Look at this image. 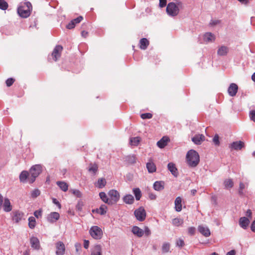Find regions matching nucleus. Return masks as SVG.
Wrapping results in <instances>:
<instances>
[{
  "label": "nucleus",
  "instance_id": "nucleus-1",
  "mask_svg": "<svg viewBox=\"0 0 255 255\" xmlns=\"http://www.w3.org/2000/svg\"><path fill=\"white\" fill-rule=\"evenodd\" d=\"M32 9L31 3L29 2L21 3V5L17 8V12L20 16L23 18L28 17Z\"/></svg>",
  "mask_w": 255,
  "mask_h": 255
},
{
  "label": "nucleus",
  "instance_id": "nucleus-2",
  "mask_svg": "<svg viewBox=\"0 0 255 255\" xmlns=\"http://www.w3.org/2000/svg\"><path fill=\"white\" fill-rule=\"evenodd\" d=\"M188 164L191 167H196L199 163L200 158L197 152L193 149L190 150L186 154Z\"/></svg>",
  "mask_w": 255,
  "mask_h": 255
},
{
  "label": "nucleus",
  "instance_id": "nucleus-3",
  "mask_svg": "<svg viewBox=\"0 0 255 255\" xmlns=\"http://www.w3.org/2000/svg\"><path fill=\"white\" fill-rule=\"evenodd\" d=\"M41 166L40 165H35L30 169L29 173L30 176L28 178V182L32 183L35 180V178L41 172Z\"/></svg>",
  "mask_w": 255,
  "mask_h": 255
},
{
  "label": "nucleus",
  "instance_id": "nucleus-4",
  "mask_svg": "<svg viewBox=\"0 0 255 255\" xmlns=\"http://www.w3.org/2000/svg\"><path fill=\"white\" fill-rule=\"evenodd\" d=\"M24 213L19 210H14L11 213V220L16 224H18L22 220H24Z\"/></svg>",
  "mask_w": 255,
  "mask_h": 255
},
{
  "label": "nucleus",
  "instance_id": "nucleus-5",
  "mask_svg": "<svg viewBox=\"0 0 255 255\" xmlns=\"http://www.w3.org/2000/svg\"><path fill=\"white\" fill-rule=\"evenodd\" d=\"M90 234L95 239H100L103 236L102 229L97 226H93L89 231Z\"/></svg>",
  "mask_w": 255,
  "mask_h": 255
},
{
  "label": "nucleus",
  "instance_id": "nucleus-6",
  "mask_svg": "<svg viewBox=\"0 0 255 255\" xmlns=\"http://www.w3.org/2000/svg\"><path fill=\"white\" fill-rule=\"evenodd\" d=\"M167 13L171 16H176L179 12L178 6L174 2H169L166 7Z\"/></svg>",
  "mask_w": 255,
  "mask_h": 255
},
{
  "label": "nucleus",
  "instance_id": "nucleus-7",
  "mask_svg": "<svg viewBox=\"0 0 255 255\" xmlns=\"http://www.w3.org/2000/svg\"><path fill=\"white\" fill-rule=\"evenodd\" d=\"M134 214L136 219L140 221H143L146 218V212L143 207H140L134 211Z\"/></svg>",
  "mask_w": 255,
  "mask_h": 255
},
{
  "label": "nucleus",
  "instance_id": "nucleus-8",
  "mask_svg": "<svg viewBox=\"0 0 255 255\" xmlns=\"http://www.w3.org/2000/svg\"><path fill=\"white\" fill-rule=\"evenodd\" d=\"M110 200H111V205L117 203L120 199V194L116 190H111L108 192Z\"/></svg>",
  "mask_w": 255,
  "mask_h": 255
},
{
  "label": "nucleus",
  "instance_id": "nucleus-9",
  "mask_svg": "<svg viewBox=\"0 0 255 255\" xmlns=\"http://www.w3.org/2000/svg\"><path fill=\"white\" fill-rule=\"evenodd\" d=\"M63 50V47L61 45H56L54 48L52 53V57L53 59L56 61L57 59L61 56V52Z\"/></svg>",
  "mask_w": 255,
  "mask_h": 255
},
{
  "label": "nucleus",
  "instance_id": "nucleus-10",
  "mask_svg": "<svg viewBox=\"0 0 255 255\" xmlns=\"http://www.w3.org/2000/svg\"><path fill=\"white\" fill-rule=\"evenodd\" d=\"M56 255H64L65 253V246L63 242L59 241L55 244Z\"/></svg>",
  "mask_w": 255,
  "mask_h": 255
},
{
  "label": "nucleus",
  "instance_id": "nucleus-11",
  "mask_svg": "<svg viewBox=\"0 0 255 255\" xmlns=\"http://www.w3.org/2000/svg\"><path fill=\"white\" fill-rule=\"evenodd\" d=\"M238 90V86L236 84L232 83L230 84L228 92L230 96L234 97L236 96Z\"/></svg>",
  "mask_w": 255,
  "mask_h": 255
},
{
  "label": "nucleus",
  "instance_id": "nucleus-12",
  "mask_svg": "<svg viewBox=\"0 0 255 255\" xmlns=\"http://www.w3.org/2000/svg\"><path fill=\"white\" fill-rule=\"evenodd\" d=\"M198 230L199 232L205 237H208L211 235L210 231L207 227L200 225L198 227Z\"/></svg>",
  "mask_w": 255,
  "mask_h": 255
},
{
  "label": "nucleus",
  "instance_id": "nucleus-13",
  "mask_svg": "<svg viewBox=\"0 0 255 255\" xmlns=\"http://www.w3.org/2000/svg\"><path fill=\"white\" fill-rule=\"evenodd\" d=\"M205 137L202 134L195 135L192 138V141L196 144H200L202 142L205 140Z\"/></svg>",
  "mask_w": 255,
  "mask_h": 255
},
{
  "label": "nucleus",
  "instance_id": "nucleus-14",
  "mask_svg": "<svg viewBox=\"0 0 255 255\" xmlns=\"http://www.w3.org/2000/svg\"><path fill=\"white\" fill-rule=\"evenodd\" d=\"M239 224L241 228L246 229L250 224V220L247 217H241L239 219Z\"/></svg>",
  "mask_w": 255,
  "mask_h": 255
},
{
  "label": "nucleus",
  "instance_id": "nucleus-15",
  "mask_svg": "<svg viewBox=\"0 0 255 255\" xmlns=\"http://www.w3.org/2000/svg\"><path fill=\"white\" fill-rule=\"evenodd\" d=\"M30 243L31 247L35 250H39L40 248V243L38 239L35 237H31Z\"/></svg>",
  "mask_w": 255,
  "mask_h": 255
},
{
  "label": "nucleus",
  "instance_id": "nucleus-16",
  "mask_svg": "<svg viewBox=\"0 0 255 255\" xmlns=\"http://www.w3.org/2000/svg\"><path fill=\"white\" fill-rule=\"evenodd\" d=\"M245 146L244 142L241 141L233 142L230 146L232 149L241 150Z\"/></svg>",
  "mask_w": 255,
  "mask_h": 255
},
{
  "label": "nucleus",
  "instance_id": "nucleus-17",
  "mask_svg": "<svg viewBox=\"0 0 255 255\" xmlns=\"http://www.w3.org/2000/svg\"><path fill=\"white\" fill-rule=\"evenodd\" d=\"M60 217L59 214L57 212H51L47 217V220L49 222L54 223L57 221Z\"/></svg>",
  "mask_w": 255,
  "mask_h": 255
},
{
  "label": "nucleus",
  "instance_id": "nucleus-18",
  "mask_svg": "<svg viewBox=\"0 0 255 255\" xmlns=\"http://www.w3.org/2000/svg\"><path fill=\"white\" fill-rule=\"evenodd\" d=\"M169 138L167 136H163L160 140L157 142V146L160 148H164L169 141Z\"/></svg>",
  "mask_w": 255,
  "mask_h": 255
},
{
  "label": "nucleus",
  "instance_id": "nucleus-19",
  "mask_svg": "<svg viewBox=\"0 0 255 255\" xmlns=\"http://www.w3.org/2000/svg\"><path fill=\"white\" fill-rule=\"evenodd\" d=\"M229 48L226 46L222 45L219 47L217 54L219 56H225L229 52Z\"/></svg>",
  "mask_w": 255,
  "mask_h": 255
},
{
  "label": "nucleus",
  "instance_id": "nucleus-20",
  "mask_svg": "<svg viewBox=\"0 0 255 255\" xmlns=\"http://www.w3.org/2000/svg\"><path fill=\"white\" fill-rule=\"evenodd\" d=\"M30 176V173L27 171H23L19 175V180L20 182H28V178Z\"/></svg>",
  "mask_w": 255,
  "mask_h": 255
},
{
  "label": "nucleus",
  "instance_id": "nucleus-21",
  "mask_svg": "<svg viewBox=\"0 0 255 255\" xmlns=\"http://www.w3.org/2000/svg\"><path fill=\"white\" fill-rule=\"evenodd\" d=\"M3 210L5 212H9L12 210V205L8 198H5L3 205Z\"/></svg>",
  "mask_w": 255,
  "mask_h": 255
},
{
  "label": "nucleus",
  "instance_id": "nucleus-22",
  "mask_svg": "<svg viewBox=\"0 0 255 255\" xmlns=\"http://www.w3.org/2000/svg\"><path fill=\"white\" fill-rule=\"evenodd\" d=\"M167 167L168 170L171 172L173 175L175 177L177 176L178 171L175 164L172 162H170L168 164Z\"/></svg>",
  "mask_w": 255,
  "mask_h": 255
},
{
  "label": "nucleus",
  "instance_id": "nucleus-23",
  "mask_svg": "<svg viewBox=\"0 0 255 255\" xmlns=\"http://www.w3.org/2000/svg\"><path fill=\"white\" fill-rule=\"evenodd\" d=\"M132 232L138 237H141L144 234L143 230L137 226H133L132 227Z\"/></svg>",
  "mask_w": 255,
  "mask_h": 255
},
{
  "label": "nucleus",
  "instance_id": "nucleus-24",
  "mask_svg": "<svg viewBox=\"0 0 255 255\" xmlns=\"http://www.w3.org/2000/svg\"><path fill=\"white\" fill-rule=\"evenodd\" d=\"M182 199L180 197H177L175 200V209L177 212H180L182 210Z\"/></svg>",
  "mask_w": 255,
  "mask_h": 255
},
{
  "label": "nucleus",
  "instance_id": "nucleus-25",
  "mask_svg": "<svg viewBox=\"0 0 255 255\" xmlns=\"http://www.w3.org/2000/svg\"><path fill=\"white\" fill-rule=\"evenodd\" d=\"M164 182L162 181H156L153 184V188L156 191H161L164 189Z\"/></svg>",
  "mask_w": 255,
  "mask_h": 255
},
{
  "label": "nucleus",
  "instance_id": "nucleus-26",
  "mask_svg": "<svg viewBox=\"0 0 255 255\" xmlns=\"http://www.w3.org/2000/svg\"><path fill=\"white\" fill-rule=\"evenodd\" d=\"M149 41L145 38H141L139 41V47L141 49L145 50L149 45Z\"/></svg>",
  "mask_w": 255,
  "mask_h": 255
},
{
  "label": "nucleus",
  "instance_id": "nucleus-27",
  "mask_svg": "<svg viewBox=\"0 0 255 255\" xmlns=\"http://www.w3.org/2000/svg\"><path fill=\"white\" fill-rule=\"evenodd\" d=\"M98 170V165L96 163H91L89 164L88 168V171L92 172L94 175H95Z\"/></svg>",
  "mask_w": 255,
  "mask_h": 255
},
{
  "label": "nucleus",
  "instance_id": "nucleus-28",
  "mask_svg": "<svg viewBox=\"0 0 255 255\" xmlns=\"http://www.w3.org/2000/svg\"><path fill=\"white\" fill-rule=\"evenodd\" d=\"M134 200V197L131 194H127L123 198L124 202L127 204H132Z\"/></svg>",
  "mask_w": 255,
  "mask_h": 255
},
{
  "label": "nucleus",
  "instance_id": "nucleus-29",
  "mask_svg": "<svg viewBox=\"0 0 255 255\" xmlns=\"http://www.w3.org/2000/svg\"><path fill=\"white\" fill-rule=\"evenodd\" d=\"M99 196L101 200L105 203L109 205H111V200H110V198L108 197L107 194L104 192H101L99 193Z\"/></svg>",
  "mask_w": 255,
  "mask_h": 255
},
{
  "label": "nucleus",
  "instance_id": "nucleus-30",
  "mask_svg": "<svg viewBox=\"0 0 255 255\" xmlns=\"http://www.w3.org/2000/svg\"><path fill=\"white\" fill-rule=\"evenodd\" d=\"M204 39L206 42L214 41L215 39L214 35L211 32H207L205 34Z\"/></svg>",
  "mask_w": 255,
  "mask_h": 255
},
{
  "label": "nucleus",
  "instance_id": "nucleus-31",
  "mask_svg": "<svg viewBox=\"0 0 255 255\" xmlns=\"http://www.w3.org/2000/svg\"><path fill=\"white\" fill-rule=\"evenodd\" d=\"M140 141L141 138L140 137H133L130 138L129 143L131 146H137Z\"/></svg>",
  "mask_w": 255,
  "mask_h": 255
},
{
  "label": "nucleus",
  "instance_id": "nucleus-32",
  "mask_svg": "<svg viewBox=\"0 0 255 255\" xmlns=\"http://www.w3.org/2000/svg\"><path fill=\"white\" fill-rule=\"evenodd\" d=\"M106 179L104 178H101L98 179L97 183L95 184V186L99 188H103L106 186Z\"/></svg>",
  "mask_w": 255,
  "mask_h": 255
},
{
  "label": "nucleus",
  "instance_id": "nucleus-33",
  "mask_svg": "<svg viewBox=\"0 0 255 255\" xmlns=\"http://www.w3.org/2000/svg\"><path fill=\"white\" fill-rule=\"evenodd\" d=\"M146 167L149 173H153L156 171V167L155 164L152 162L147 163Z\"/></svg>",
  "mask_w": 255,
  "mask_h": 255
},
{
  "label": "nucleus",
  "instance_id": "nucleus-34",
  "mask_svg": "<svg viewBox=\"0 0 255 255\" xmlns=\"http://www.w3.org/2000/svg\"><path fill=\"white\" fill-rule=\"evenodd\" d=\"M102 248L100 245H96L94 247L91 255H102Z\"/></svg>",
  "mask_w": 255,
  "mask_h": 255
},
{
  "label": "nucleus",
  "instance_id": "nucleus-35",
  "mask_svg": "<svg viewBox=\"0 0 255 255\" xmlns=\"http://www.w3.org/2000/svg\"><path fill=\"white\" fill-rule=\"evenodd\" d=\"M57 184L63 191L66 192L68 190V185L66 183L63 181H57Z\"/></svg>",
  "mask_w": 255,
  "mask_h": 255
},
{
  "label": "nucleus",
  "instance_id": "nucleus-36",
  "mask_svg": "<svg viewBox=\"0 0 255 255\" xmlns=\"http://www.w3.org/2000/svg\"><path fill=\"white\" fill-rule=\"evenodd\" d=\"M133 193L135 196L136 200L138 201L141 197V192L139 188H133L132 190Z\"/></svg>",
  "mask_w": 255,
  "mask_h": 255
},
{
  "label": "nucleus",
  "instance_id": "nucleus-37",
  "mask_svg": "<svg viewBox=\"0 0 255 255\" xmlns=\"http://www.w3.org/2000/svg\"><path fill=\"white\" fill-rule=\"evenodd\" d=\"M224 184L226 188H232L234 186V182L231 179H228L224 181Z\"/></svg>",
  "mask_w": 255,
  "mask_h": 255
},
{
  "label": "nucleus",
  "instance_id": "nucleus-38",
  "mask_svg": "<svg viewBox=\"0 0 255 255\" xmlns=\"http://www.w3.org/2000/svg\"><path fill=\"white\" fill-rule=\"evenodd\" d=\"M36 226V220L34 217L31 216L28 218V226L30 229H33Z\"/></svg>",
  "mask_w": 255,
  "mask_h": 255
},
{
  "label": "nucleus",
  "instance_id": "nucleus-39",
  "mask_svg": "<svg viewBox=\"0 0 255 255\" xmlns=\"http://www.w3.org/2000/svg\"><path fill=\"white\" fill-rule=\"evenodd\" d=\"M172 224L175 226H179L183 223V220L180 218H174L172 220Z\"/></svg>",
  "mask_w": 255,
  "mask_h": 255
},
{
  "label": "nucleus",
  "instance_id": "nucleus-40",
  "mask_svg": "<svg viewBox=\"0 0 255 255\" xmlns=\"http://www.w3.org/2000/svg\"><path fill=\"white\" fill-rule=\"evenodd\" d=\"M107 207L105 205H102L99 209H97V212L101 215H104L107 212Z\"/></svg>",
  "mask_w": 255,
  "mask_h": 255
},
{
  "label": "nucleus",
  "instance_id": "nucleus-41",
  "mask_svg": "<svg viewBox=\"0 0 255 255\" xmlns=\"http://www.w3.org/2000/svg\"><path fill=\"white\" fill-rule=\"evenodd\" d=\"M136 156L135 155H129L126 157V161L129 164H133L136 162Z\"/></svg>",
  "mask_w": 255,
  "mask_h": 255
},
{
  "label": "nucleus",
  "instance_id": "nucleus-42",
  "mask_svg": "<svg viewBox=\"0 0 255 255\" xmlns=\"http://www.w3.org/2000/svg\"><path fill=\"white\" fill-rule=\"evenodd\" d=\"M170 244L167 243H165L162 245V252L163 253H168L170 250Z\"/></svg>",
  "mask_w": 255,
  "mask_h": 255
},
{
  "label": "nucleus",
  "instance_id": "nucleus-43",
  "mask_svg": "<svg viewBox=\"0 0 255 255\" xmlns=\"http://www.w3.org/2000/svg\"><path fill=\"white\" fill-rule=\"evenodd\" d=\"M8 7V4L5 0H0V9L5 10Z\"/></svg>",
  "mask_w": 255,
  "mask_h": 255
},
{
  "label": "nucleus",
  "instance_id": "nucleus-44",
  "mask_svg": "<svg viewBox=\"0 0 255 255\" xmlns=\"http://www.w3.org/2000/svg\"><path fill=\"white\" fill-rule=\"evenodd\" d=\"M40 194V191L39 190L36 189L33 190L31 193V196L33 198H35Z\"/></svg>",
  "mask_w": 255,
  "mask_h": 255
},
{
  "label": "nucleus",
  "instance_id": "nucleus-45",
  "mask_svg": "<svg viewBox=\"0 0 255 255\" xmlns=\"http://www.w3.org/2000/svg\"><path fill=\"white\" fill-rule=\"evenodd\" d=\"M246 185L242 182H240L239 185V194L240 195H244L243 190L245 188Z\"/></svg>",
  "mask_w": 255,
  "mask_h": 255
},
{
  "label": "nucleus",
  "instance_id": "nucleus-46",
  "mask_svg": "<svg viewBox=\"0 0 255 255\" xmlns=\"http://www.w3.org/2000/svg\"><path fill=\"white\" fill-rule=\"evenodd\" d=\"M15 80L12 78H8L5 81V84L7 87H10L13 83L15 82Z\"/></svg>",
  "mask_w": 255,
  "mask_h": 255
},
{
  "label": "nucleus",
  "instance_id": "nucleus-47",
  "mask_svg": "<svg viewBox=\"0 0 255 255\" xmlns=\"http://www.w3.org/2000/svg\"><path fill=\"white\" fill-rule=\"evenodd\" d=\"M71 193L77 197H81L82 196L81 192L77 189H73L70 191Z\"/></svg>",
  "mask_w": 255,
  "mask_h": 255
},
{
  "label": "nucleus",
  "instance_id": "nucleus-48",
  "mask_svg": "<svg viewBox=\"0 0 255 255\" xmlns=\"http://www.w3.org/2000/svg\"><path fill=\"white\" fill-rule=\"evenodd\" d=\"M140 117L142 119H150L152 117V115L150 113L142 114L140 115Z\"/></svg>",
  "mask_w": 255,
  "mask_h": 255
},
{
  "label": "nucleus",
  "instance_id": "nucleus-49",
  "mask_svg": "<svg viewBox=\"0 0 255 255\" xmlns=\"http://www.w3.org/2000/svg\"><path fill=\"white\" fill-rule=\"evenodd\" d=\"M176 245L180 248L183 247L185 245L184 241L180 238L177 239L176 241Z\"/></svg>",
  "mask_w": 255,
  "mask_h": 255
},
{
  "label": "nucleus",
  "instance_id": "nucleus-50",
  "mask_svg": "<svg viewBox=\"0 0 255 255\" xmlns=\"http://www.w3.org/2000/svg\"><path fill=\"white\" fill-rule=\"evenodd\" d=\"M42 209H39L38 210H36L34 213V215L35 217L37 218H39V217H41L42 215Z\"/></svg>",
  "mask_w": 255,
  "mask_h": 255
},
{
  "label": "nucleus",
  "instance_id": "nucleus-51",
  "mask_svg": "<svg viewBox=\"0 0 255 255\" xmlns=\"http://www.w3.org/2000/svg\"><path fill=\"white\" fill-rule=\"evenodd\" d=\"M83 16H79L78 17H77L76 18H75L72 20L75 23V24H76L77 23H80L83 20Z\"/></svg>",
  "mask_w": 255,
  "mask_h": 255
},
{
  "label": "nucleus",
  "instance_id": "nucleus-52",
  "mask_svg": "<svg viewBox=\"0 0 255 255\" xmlns=\"http://www.w3.org/2000/svg\"><path fill=\"white\" fill-rule=\"evenodd\" d=\"M219 137L218 135L216 134L214 136L213 139V141L216 145H219L220 144Z\"/></svg>",
  "mask_w": 255,
  "mask_h": 255
},
{
  "label": "nucleus",
  "instance_id": "nucleus-53",
  "mask_svg": "<svg viewBox=\"0 0 255 255\" xmlns=\"http://www.w3.org/2000/svg\"><path fill=\"white\" fill-rule=\"evenodd\" d=\"M188 233L190 235H193L195 233V228L194 227H189L188 229Z\"/></svg>",
  "mask_w": 255,
  "mask_h": 255
},
{
  "label": "nucleus",
  "instance_id": "nucleus-54",
  "mask_svg": "<svg viewBox=\"0 0 255 255\" xmlns=\"http://www.w3.org/2000/svg\"><path fill=\"white\" fill-rule=\"evenodd\" d=\"M75 23L72 21L71 20L66 26V28H68V29H72L75 26Z\"/></svg>",
  "mask_w": 255,
  "mask_h": 255
},
{
  "label": "nucleus",
  "instance_id": "nucleus-55",
  "mask_svg": "<svg viewBox=\"0 0 255 255\" xmlns=\"http://www.w3.org/2000/svg\"><path fill=\"white\" fill-rule=\"evenodd\" d=\"M250 116L251 120L255 123V110H252L250 112Z\"/></svg>",
  "mask_w": 255,
  "mask_h": 255
},
{
  "label": "nucleus",
  "instance_id": "nucleus-56",
  "mask_svg": "<svg viewBox=\"0 0 255 255\" xmlns=\"http://www.w3.org/2000/svg\"><path fill=\"white\" fill-rule=\"evenodd\" d=\"M83 205L84 204L83 202L79 201L76 205V209L79 211H81L82 209V207L83 206Z\"/></svg>",
  "mask_w": 255,
  "mask_h": 255
},
{
  "label": "nucleus",
  "instance_id": "nucleus-57",
  "mask_svg": "<svg viewBox=\"0 0 255 255\" xmlns=\"http://www.w3.org/2000/svg\"><path fill=\"white\" fill-rule=\"evenodd\" d=\"M143 231L145 235L147 236H149L151 234V231L147 227H145L144 230Z\"/></svg>",
  "mask_w": 255,
  "mask_h": 255
},
{
  "label": "nucleus",
  "instance_id": "nucleus-58",
  "mask_svg": "<svg viewBox=\"0 0 255 255\" xmlns=\"http://www.w3.org/2000/svg\"><path fill=\"white\" fill-rule=\"evenodd\" d=\"M148 197L150 200H154L156 198V196L154 193L150 192L148 193Z\"/></svg>",
  "mask_w": 255,
  "mask_h": 255
},
{
  "label": "nucleus",
  "instance_id": "nucleus-59",
  "mask_svg": "<svg viewBox=\"0 0 255 255\" xmlns=\"http://www.w3.org/2000/svg\"><path fill=\"white\" fill-rule=\"evenodd\" d=\"M166 4V0H159V6L161 7L165 6Z\"/></svg>",
  "mask_w": 255,
  "mask_h": 255
},
{
  "label": "nucleus",
  "instance_id": "nucleus-60",
  "mask_svg": "<svg viewBox=\"0 0 255 255\" xmlns=\"http://www.w3.org/2000/svg\"><path fill=\"white\" fill-rule=\"evenodd\" d=\"M52 201H53V203L55 204H56L59 209L61 208V204L60 203L56 200V199L55 198H53L52 199Z\"/></svg>",
  "mask_w": 255,
  "mask_h": 255
},
{
  "label": "nucleus",
  "instance_id": "nucleus-61",
  "mask_svg": "<svg viewBox=\"0 0 255 255\" xmlns=\"http://www.w3.org/2000/svg\"><path fill=\"white\" fill-rule=\"evenodd\" d=\"M220 22V20H211L210 23V24L211 25H215L219 23Z\"/></svg>",
  "mask_w": 255,
  "mask_h": 255
},
{
  "label": "nucleus",
  "instance_id": "nucleus-62",
  "mask_svg": "<svg viewBox=\"0 0 255 255\" xmlns=\"http://www.w3.org/2000/svg\"><path fill=\"white\" fill-rule=\"evenodd\" d=\"M89 241H88V240H84V247L85 248V249H88V247H89Z\"/></svg>",
  "mask_w": 255,
  "mask_h": 255
},
{
  "label": "nucleus",
  "instance_id": "nucleus-63",
  "mask_svg": "<svg viewBox=\"0 0 255 255\" xmlns=\"http://www.w3.org/2000/svg\"><path fill=\"white\" fill-rule=\"evenodd\" d=\"M251 230L255 233V220L253 222L251 226Z\"/></svg>",
  "mask_w": 255,
  "mask_h": 255
},
{
  "label": "nucleus",
  "instance_id": "nucleus-64",
  "mask_svg": "<svg viewBox=\"0 0 255 255\" xmlns=\"http://www.w3.org/2000/svg\"><path fill=\"white\" fill-rule=\"evenodd\" d=\"M246 215L248 217L251 218L252 217V213L251 210L250 209H248L247 211V212H246Z\"/></svg>",
  "mask_w": 255,
  "mask_h": 255
}]
</instances>
